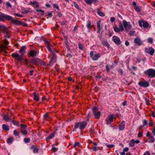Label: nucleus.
Returning a JSON list of instances; mask_svg holds the SVG:
<instances>
[{
  "mask_svg": "<svg viewBox=\"0 0 155 155\" xmlns=\"http://www.w3.org/2000/svg\"><path fill=\"white\" fill-rule=\"evenodd\" d=\"M6 20H11V22L15 25H21V22L18 21L13 18L12 17L9 15H5L3 13L0 14V21H4Z\"/></svg>",
  "mask_w": 155,
  "mask_h": 155,
  "instance_id": "obj_1",
  "label": "nucleus"
},
{
  "mask_svg": "<svg viewBox=\"0 0 155 155\" xmlns=\"http://www.w3.org/2000/svg\"><path fill=\"white\" fill-rule=\"evenodd\" d=\"M144 73L149 77L150 78L155 77V69H150L145 71Z\"/></svg>",
  "mask_w": 155,
  "mask_h": 155,
  "instance_id": "obj_2",
  "label": "nucleus"
},
{
  "mask_svg": "<svg viewBox=\"0 0 155 155\" xmlns=\"http://www.w3.org/2000/svg\"><path fill=\"white\" fill-rule=\"evenodd\" d=\"M122 22L125 30L127 31H129L132 27V26L130 22H127L126 20H124L122 21Z\"/></svg>",
  "mask_w": 155,
  "mask_h": 155,
  "instance_id": "obj_3",
  "label": "nucleus"
},
{
  "mask_svg": "<svg viewBox=\"0 0 155 155\" xmlns=\"http://www.w3.org/2000/svg\"><path fill=\"white\" fill-rule=\"evenodd\" d=\"M138 84L140 87H147L149 86L150 84L146 81H142L139 82Z\"/></svg>",
  "mask_w": 155,
  "mask_h": 155,
  "instance_id": "obj_4",
  "label": "nucleus"
},
{
  "mask_svg": "<svg viewBox=\"0 0 155 155\" xmlns=\"http://www.w3.org/2000/svg\"><path fill=\"white\" fill-rule=\"evenodd\" d=\"M139 24L141 27H143L144 28H147L149 25L148 22L143 20H139Z\"/></svg>",
  "mask_w": 155,
  "mask_h": 155,
  "instance_id": "obj_5",
  "label": "nucleus"
},
{
  "mask_svg": "<svg viewBox=\"0 0 155 155\" xmlns=\"http://www.w3.org/2000/svg\"><path fill=\"white\" fill-rule=\"evenodd\" d=\"M145 51L146 53L152 55L154 53L155 51L152 47H149L148 48H145Z\"/></svg>",
  "mask_w": 155,
  "mask_h": 155,
  "instance_id": "obj_6",
  "label": "nucleus"
},
{
  "mask_svg": "<svg viewBox=\"0 0 155 155\" xmlns=\"http://www.w3.org/2000/svg\"><path fill=\"white\" fill-rule=\"evenodd\" d=\"M88 120H85L80 123V126L79 128L81 130H83L85 127L87 125V122Z\"/></svg>",
  "mask_w": 155,
  "mask_h": 155,
  "instance_id": "obj_7",
  "label": "nucleus"
},
{
  "mask_svg": "<svg viewBox=\"0 0 155 155\" xmlns=\"http://www.w3.org/2000/svg\"><path fill=\"white\" fill-rule=\"evenodd\" d=\"M112 40L117 45H119L121 43L120 38L117 36H114L113 37Z\"/></svg>",
  "mask_w": 155,
  "mask_h": 155,
  "instance_id": "obj_8",
  "label": "nucleus"
},
{
  "mask_svg": "<svg viewBox=\"0 0 155 155\" xmlns=\"http://www.w3.org/2000/svg\"><path fill=\"white\" fill-rule=\"evenodd\" d=\"M12 56L14 58H16V59L18 61L21 62L22 60V58L21 57H20V55L17 53L12 54Z\"/></svg>",
  "mask_w": 155,
  "mask_h": 155,
  "instance_id": "obj_9",
  "label": "nucleus"
},
{
  "mask_svg": "<svg viewBox=\"0 0 155 155\" xmlns=\"http://www.w3.org/2000/svg\"><path fill=\"white\" fill-rule=\"evenodd\" d=\"M3 119L6 121H9L12 120V115H7L6 114H3Z\"/></svg>",
  "mask_w": 155,
  "mask_h": 155,
  "instance_id": "obj_10",
  "label": "nucleus"
},
{
  "mask_svg": "<svg viewBox=\"0 0 155 155\" xmlns=\"http://www.w3.org/2000/svg\"><path fill=\"white\" fill-rule=\"evenodd\" d=\"M39 61H40V59L38 58L32 59L31 60L30 63L35 65H37L38 64Z\"/></svg>",
  "mask_w": 155,
  "mask_h": 155,
  "instance_id": "obj_11",
  "label": "nucleus"
},
{
  "mask_svg": "<svg viewBox=\"0 0 155 155\" xmlns=\"http://www.w3.org/2000/svg\"><path fill=\"white\" fill-rule=\"evenodd\" d=\"M113 116L112 115H110L109 117L106 119V120L107 124L108 125L111 124L113 121Z\"/></svg>",
  "mask_w": 155,
  "mask_h": 155,
  "instance_id": "obj_12",
  "label": "nucleus"
},
{
  "mask_svg": "<svg viewBox=\"0 0 155 155\" xmlns=\"http://www.w3.org/2000/svg\"><path fill=\"white\" fill-rule=\"evenodd\" d=\"M37 54V51L35 50H31L30 51L29 54L32 57H35Z\"/></svg>",
  "mask_w": 155,
  "mask_h": 155,
  "instance_id": "obj_13",
  "label": "nucleus"
},
{
  "mask_svg": "<svg viewBox=\"0 0 155 155\" xmlns=\"http://www.w3.org/2000/svg\"><path fill=\"white\" fill-rule=\"evenodd\" d=\"M134 43L138 45H140L142 44V42L139 38H135L134 40Z\"/></svg>",
  "mask_w": 155,
  "mask_h": 155,
  "instance_id": "obj_14",
  "label": "nucleus"
},
{
  "mask_svg": "<svg viewBox=\"0 0 155 155\" xmlns=\"http://www.w3.org/2000/svg\"><path fill=\"white\" fill-rule=\"evenodd\" d=\"M100 57V54L99 53L96 54H94V55L92 57V59L94 61L97 60Z\"/></svg>",
  "mask_w": 155,
  "mask_h": 155,
  "instance_id": "obj_15",
  "label": "nucleus"
},
{
  "mask_svg": "<svg viewBox=\"0 0 155 155\" xmlns=\"http://www.w3.org/2000/svg\"><path fill=\"white\" fill-rule=\"evenodd\" d=\"M125 122L123 121L119 126V129L120 130H122L124 129L125 125Z\"/></svg>",
  "mask_w": 155,
  "mask_h": 155,
  "instance_id": "obj_16",
  "label": "nucleus"
},
{
  "mask_svg": "<svg viewBox=\"0 0 155 155\" xmlns=\"http://www.w3.org/2000/svg\"><path fill=\"white\" fill-rule=\"evenodd\" d=\"M7 29V28L5 26L3 25H0V30L3 31V33L5 32V31Z\"/></svg>",
  "mask_w": 155,
  "mask_h": 155,
  "instance_id": "obj_17",
  "label": "nucleus"
},
{
  "mask_svg": "<svg viewBox=\"0 0 155 155\" xmlns=\"http://www.w3.org/2000/svg\"><path fill=\"white\" fill-rule=\"evenodd\" d=\"M50 46L51 47H52V48L53 49H54V48L51 45H48L47 47V48L48 49V51L50 52H51L53 54H54V52L53 51L51 50V48Z\"/></svg>",
  "mask_w": 155,
  "mask_h": 155,
  "instance_id": "obj_18",
  "label": "nucleus"
},
{
  "mask_svg": "<svg viewBox=\"0 0 155 155\" xmlns=\"http://www.w3.org/2000/svg\"><path fill=\"white\" fill-rule=\"evenodd\" d=\"M56 130H55L54 132H53L52 133H51V134L50 135V136L48 137H47V139H48V140L50 139H51L52 138H53L54 137V135L56 133Z\"/></svg>",
  "mask_w": 155,
  "mask_h": 155,
  "instance_id": "obj_19",
  "label": "nucleus"
},
{
  "mask_svg": "<svg viewBox=\"0 0 155 155\" xmlns=\"http://www.w3.org/2000/svg\"><path fill=\"white\" fill-rule=\"evenodd\" d=\"M101 23V21H98L97 23V31L99 33L100 30L101 29V27L100 26V24Z\"/></svg>",
  "mask_w": 155,
  "mask_h": 155,
  "instance_id": "obj_20",
  "label": "nucleus"
},
{
  "mask_svg": "<svg viewBox=\"0 0 155 155\" xmlns=\"http://www.w3.org/2000/svg\"><path fill=\"white\" fill-rule=\"evenodd\" d=\"M8 48L7 46H5L3 45H0V51H2L4 50L7 49Z\"/></svg>",
  "mask_w": 155,
  "mask_h": 155,
  "instance_id": "obj_21",
  "label": "nucleus"
},
{
  "mask_svg": "<svg viewBox=\"0 0 155 155\" xmlns=\"http://www.w3.org/2000/svg\"><path fill=\"white\" fill-rule=\"evenodd\" d=\"M33 94L34 96L33 99L36 101H38L39 100V97L38 96V94H36V92H34Z\"/></svg>",
  "mask_w": 155,
  "mask_h": 155,
  "instance_id": "obj_22",
  "label": "nucleus"
},
{
  "mask_svg": "<svg viewBox=\"0 0 155 155\" xmlns=\"http://www.w3.org/2000/svg\"><path fill=\"white\" fill-rule=\"evenodd\" d=\"M30 4L31 5H33V6L35 8H37L39 7V5L38 4V2H31Z\"/></svg>",
  "mask_w": 155,
  "mask_h": 155,
  "instance_id": "obj_23",
  "label": "nucleus"
},
{
  "mask_svg": "<svg viewBox=\"0 0 155 155\" xmlns=\"http://www.w3.org/2000/svg\"><path fill=\"white\" fill-rule=\"evenodd\" d=\"M56 56L55 54H53V56L51 59L50 62L54 63L56 62Z\"/></svg>",
  "mask_w": 155,
  "mask_h": 155,
  "instance_id": "obj_24",
  "label": "nucleus"
},
{
  "mask_svg": "<svg viewBox=\"0 0 155 155\" xmlns=\"http://www.w3.org/2000/svg\"><path fill=\"white\" fill-rule=\"evenodd\" d=\"M113 28L114 31L116 32H119L120 31L116 25L114 26Z\"/></svg>",
  "mask_w": 155,
  "mask_h": 155,
  "instance_id": "obj_25",
  "label": "nucleus"
},
{
  "mask_svg": "<svg viewBox=\"0 0 155 155\" xmlns=\"http://www.w3.org/2000/svg\"><path fill=\"white\" fill-rule=\"evenodd\" d=\"M2 128L4 130L8 131L9 130V127L8 125H6L5 124L2 125Z\"/></svg>",
  "mask_w": 155,
  "mask_h": 155,
  "instance_id": "obj_26",
  "label": "nucleus"
},
{
  "mask_svg": "<svg viewBox=\"0 0 155 155\" xmlns=\"http://www.w3.org/2000/svg\"><path fill=\"white\" fill-rule=\"evenodd\" d=\"M102 43L104 46H106L108 47H109V45L107 43V41L106 40L103 41Z\"/></svg>",
  "mask_w": 155,
  "mask_h": 155,
  "instance_id": "obj_27",
  "label": "nucleus"
},
{
  "mask_svg": "<svg viewBox=\"0 0 155 155\" xmlns=\"http://www.w3.org/2000/svg\"><path fill=\"white\" fill-rule=\"evenodd\" d=\"M100 115L101 112L100 111L97 112V113H95L94 114V116L96 118H99L100 116Z\"/></svg>",
  "mask_w": 155,
  "mask_h": 155,
  "instance_id": "obj_28",
  "label": "nucleus"
},
{
  "mask_svg": "<svg viewBox=\"0 0 155 155\" xmlns=\"http://www.w3.org/2000/svg\"><path fill=\"white\" fill-rule=\"evenodd\" d=\"M97 13L101 16H104L105 15L100 9H97Z\"/></svg>",
  "mask_w": 155,
  "mask_h": 155,
  "instance_id": "obj_29",
  "label": "nucleus"
},
{
  "mask_svg": "<svg viewBox=\"0 0 155 155\" xmlns=\"http://www.w3.org/2000/svg\"><path fill=\"white\" fill-rule=\"evenodd\" d=\"M26 47L25 46H22L21 49L19 51L20 52H23L26 50Z\"/></svg>",
  "mask_w": 155,
  "mask_h": 155,
  "instance_id": "obj_30",
  "label": "nucleus"
},
{
  "mask_svg": "<svg viewBox=\"0 0 155 155\" xmlns=\"http://www.w3.org/2000/svg\"><path fill=\"white\" fill-rule=\"evenodd\" d=\"M91 21H87V28L88 29H89L90 28H91Z\"/></svg>",
  "mask_w": 155,
  "mask_h": 155,
  "instance_id": "obj_31",
  "label": "nucleus"
},
{
  "mask_svg": "<svg viewBox=\"0 0 155 155\" xmlns=\"http://www.w3.org/2000/svg\"><path fill=\"white\" fill-rule=\"evenodd\" d=\"M134 140L132 139L129 143V145L130 146L133 147L134 146Z\"/></svg>",
  "mask_w": 155,
  "mask_h": 155,
  "instance_id": "obj_32",
  "label": "nucleus"
},
{
  "mask_svg": "<svg viewBox=\"0 0 155 155\" xmlns=\"http://www.w3.org/2000/svg\"><path fill=\"white\" fill-rule=\"evenodd\" d=\"M155 139L153 136H151L149 138V142L151 143H153L155 141Z\"/></svg>",
  "mask_w": 155,
  "mask_h": 155,
  "instance_id": "obj_33",
  "label": "nucleus"
},
{
  "mask_svg": "<svg viewBox=\"0 0 155 155\" xmlns=\"http://www.w3.org/2000/svg\"><path fill=\"white\" fill-rule=\"evenodd\" d=\"M119 28L121 31H123L124 30V27L121 23L119 24Z\"/></svg>",
  "mask_w": 155,
  "mask_h": 155,
  "instance_id": "obj_34",
  "label": "nucleus"
},
{
  "mask_svg": "<svg viewBox=\"0 0 155 155\" xmlns=\"http://www.w3.org/2000/svg\"><path fill=\"white\" fill-rule=\"evenodd\" d=\"M4 33L6 34V35L10 36L11 34V32L10 31L8 30L7 29L5 31Z\"/></svg>",
  "mask_w": 155,
  "mask_h": 155,
  "instance_id": "obj_35",
  "label": "nucleus"
},
{
  "mask_svg": "<svg viewBox=\"0 0 155 155\" xmlns=\"http://www.w3.org/2000/svg\"><path fill=\"white\" fill-rule=\"evenodd\" d=\"M13 138L12 137H9L8 138L7 142L8 143H10L11 142H12L13 141Z\"/></svg>",
  "mask_w": 155,
  "mask_h": 155,
  "instance_id": "obj_36",
  "label": "nucleus"
},
{
  "mask_svg": "<svg viewBox=\"0 0 155 155\" xmlns=\"http://www.w3.org/2000/svg\"><path fill=\"white\" fill-rule=\"evenodd\" d=\"M20 126L21 127V130L25 129L27 127V126L26 125H25L23 124H21Z\"/></svg>",
  "mask_w": 155,
  "mask_h": 155,
  "instance_id": "obj_37",
  "label": "nucleus"
},
{
  "mask_svg": "<svg viewBox=\"0 0 155 155\" xmlns=\"http://www.w3.org/2000/svg\"><path fill=\"white\" fill-rule=\"evenodd\" d=\"M37 12H39L40 13V14H41V15H44V11L43 10H42L41 9H38L37 10Z\"/></svg>",
  "mask_w": 155,
  "mask_h": 155,
  "instance_id": "obj_38",
  "label": "nucleus"
},
{
  "mask_svg": "<svg viewBox=\"0 0 155 155\" xmlns=\"http://www.w3.org/2000/svg\"><path fill=\"white\" fill-rule=\"evenodd\" d=\"M21 132L23 135H26L27 133V131L25 129L21 130Z\"/></svg>",
  "mask_w": 155,
  "mask_h": 155,
  "instance_id": "obj_39",
  "label": "nucleus"
},
{
  "mask_svg": "<svg viewBox=\"0 0 155 155\" xmlns=\"http://www.w3.org/2000/svg\"><path fill=\"white\" fill-rule=\"evenodd\" d=\"M97 110V107H94L92 109L93 112L94 114L96 113Z\"/></svg>",
  "mask_w": 155,
  "mask_h": 155,
  "instance_id": "obj_40",
  "label": "nucleus"
},
{
  "mask_svg": "<svg viewBox=\"0 0 155 155\" xmlns=\"http://www.w3.org/2000/svg\"><path fill=\"white\" fill-rule=\"evenodd\" d=\"M30 139L29 138H25L24 139V141L25 143H28L30 141Z\"/></svg>",
  "mask_w": 155,
  "mask_h": 155,
  "instance_id": "obj_41",
  "label": "nucleus"
},
{
  "mask_svg": "<svg viewBox=\"0 0 155 155\" xmlns=\"http://www.w3.org/2000/svg\"><path fill=\"white\" fill-rule=\"evenodd\" d=\"M74 4L75 7L78 9H80V8L78 5L75 2H74Z\"/></svg>",
  "mask_w": 155,
  "mask_h": 155,
  "instance_id": "obj_42",
  "label": "nucleus"
},
{
  "mask_svg": "<svg viewBox=\"0 0 155 155\" xmlns=\"http://www.w3.org/2000/svg\"><path fill=\"white\" fill-rule=\"evenodd\" d=\"M80 125V123H76L74 126V128L76 129L78 128L79 127Z\"/></svg>",
  "mask_w": 155,
  "mask_h": 155,
  "instance_id": "obj_43",
  "label": "nucleus"
},
{
  "mask_svg": "<svg viewBox=\"0 0 155 155\" xmlns=\"http://www.w3.org/2000/svg\"><path fill=\"white\" fill-rule=\"evenodd\" d=\"M88 4H91L92 3V0H84Z\"/></svg>",
  "mask_w": 155,
  "mask_h": 155,
  "instance_id": "obj_44",
  "label": "nucleus"
},
{
  "mask_svg": "<svg viewBox=\"0 0 155 155\" xmlns=\"http://www.w3.org/2000/svg\"><path fill=\"white\" fill-rule=\"evenodd\" d=\"M153 41V39L152 38H149L148 39V42L150 43H152Z\"/></svg>",
  "mask_w": 155,
  "mask_h": 155,
  "instance_id": "obj_45",
  "label": "nucleus"
},
{
  "mask_svg": "<svg viewBox=\"0 0 155 155\" xmlns=\"http://www.w3.org/2000/svg\"><path fill=\"white\" fill-rule=\"evenodd\" d=\"M14 134L15 136H18L19 135L18 134L16 130H15L14 131Z\"/></svg>",
  "mask_w": 155,
  "mask_h": 155,
  "instance_id": "obj_46",
  "label": "nucleus"
},
{
  "mask_svg": "<svg viewBox=\"0 0 155 155\" xmlns=\"http://www.w3.org/2000/svg\"><path fill=\"white\" fill-rule=\"evenodd\" d=\"M79 144V143L78 142H76L73 145L74 147H75L76 146H78Z\"/></svg>",
  "mask_w": 155,
  "mask_h": 155,
  "instance_id": "obj_47",
  "label": "nucleus"
},
{
  "mask_svg": "<svg viewBox=\"0 0 155 155\" xmlns=\"http://www.w3.org/2000/svg\"><path fill=\"white\" fill-rule=\"evenodd\" d=\"M78 47L79 49H80L81 50H82L83 46V45L81 44H78Z\"/></svg>",
  "mask_w": 155,
  "mask_h": 155,
  "instance_id": "obj_48",
  "label": "nucleus"
},
{
  "mask_svg": "<svg viewBox=\"0 0 155 155\" xmlns=\"http://www.w3.org/2000/svg\"><path fill=\"white\" fill-rule=\"evenodd\" d=\"M39 151V149L38 148H35L34 149V153H38Z\"/></svg>",
  "mask_w": 155,
  "mask_h": 155,
  "instance_id": "obj_49",
  "label": "nucleus"
},
{
  "mask_svg": "<svg viewBox=\"0 0 155 155\" xmlns=\"http://www.w3.org/2000/svg\"><path fill=\"white\" fill-rule=\"evenodd\" d=\"M135 9L137 12H139L140 11V9L138 6H137L135 8Z\"/></svg>",
  "mask_w": 155,
  "mask_h": 155,
  "instance_id": "obj_50",
  "label": "nucleus"
},
{
  "mask_svg": "<svg viewBox=\"0 0 155 155\" xmlns=\"http://www.w3.org/2000/svg\"><path fill=\"white\" fill-rule=\"evenodd\" d=\"M135 33V31H130L129 33L130 35H134V34Z\"/></svg>",
  "mask_w": 155,
  "mask_h": 155,
  "instance_id": "obj_51",
  "label": "nucleus"
},
{
  "mask_svg": "<svg viewBox=\"0 0 155 155\" xmlns=\"http://www.w3.org/2000/svg\"><path fill=\"white\" fill-rule=\"evenodd\" d=\"M107 147L108 148H111L113 147L114 146V145H107Z\"/></svg>",
  "mask_w": 155,
  "mask_h": 155,
  "instance_id": "obj_52",
  "label": "nucleus"
},
{
  "mask_svg": "<svg viewBox=\"0 0 155 155\" xmlns=\"http://www.w3.org/2000/svg\"><path fill=\"white\" fill-rule=\"evenodd\" d=\"M147 121L146 120H143V126H145L147 124Z\"/></svg>",
  "mask_w": 155,
  "mask_h": 155,
  "instance_id": "obj_53",
  "label": "nucleus"
},
{
  "mask_svg": "<svg viewBox=\"0 0 155 155\" xmlns=\"http://www.w3.org/2000/svg\"><path fill=\"white\" fill-rule=\"evenodd\" d=\"M38 64H41V65H44L45 64V63L44 61H42L41 60H40V61H39Z\"/></svg>",
  "mask_w": 155,
  "mask_h": 155,
  "instance_id": "obj_54",
  "label": "nucleus"
},
{
  "mask_svg": "<svg viewBox=\"0 0 155 155\" xmlns=\"http://www.w3.org/2000/svg\"><path fill=\"white\" fill-rule=\"evenodd\" d=\"M6 5L7 6H8L11 8H12V5L10 3L8 2H6Z\"/></svg>",
  "mask_w": 155,
  "mask_h": 155,
  "instance_id": "obj_55",
  "label": "nucleus"
},
{
  "mask_svg": "<svg viewBox=\"0 0 155 155\" xmlns=\"http://www.w3.org/2000/svg\"><path fill=\"white\" fill-rule=\"evenodd\" d=\"M48 117V116L47 113L45 114L44 115V117L45 119H46Z\"/></svg>",
  "mask_w": 155,
  "mask_h": 155,
  "instance_id": "obj_56",
  "label": "nucleus"
},
{
  "mask_svg": "<svg viewBox=\"0 0 155 155\" xmlns=\"http://www.w3.org/2000/svg\"><path fill=\"white\" fill-rule=\"evenodd\" d=\"M152 133L155 136V126L153 127V129L152 130Z\"/></svg>",
  "mask_w": 155,
  "mask_h": 155,
  "instance_id": "obj_57",
  "label": "nucleus"
},
{
  "mask_svg": "<svg viewBox=\"0 0 155 155\" xmlns=\"http://www.w3.org/2000/svg\"><path fill=\"white\" fill-rule=\"evenodd\" d=\"M14 14L15 15L17 16L18 17H21L22 16V15H19L18 13H14Z\"/></svg>",
  "mask_w": 155,
  "mask_h": 155,
  "instance_id": "obj_58",
  "label": "nucleus"
},
{
  "mask_svg": "<svg viewBox=\"0 0 155 155\" xmlns=\"http://www.w3.org/2000/svg\"><path fill=\"white\" fill-rule=\"evenodd\" d=\"M13 118H12V120H11L10 121H11L12 123H13V124H14V125H18V124H17V123H16V122H15L12 119Z\"/></svg>",
  "mask_w": 155,
  "mask_h": 155,
  "instance_id": "obj_59",
  "label": "nucleus"
},
{
  "mask_svg": "<svg viewBox=\"0 0 155 155\" xmlns=\"http://www.w3.org/2000/svg\"><path fill=\"white\" fill-rule=\"evenodd\" d=\"M4 43L5 45H8V41L6 40H5L4 41Z\"/></svg>",
  "mask_w": 155,
  "mask_h": 155,
  "instance_id": "obj_60",
  "label": "nucleus"
},
{
  "mask_svg": "<svg viewBox=\"0 0 155 155\" xmlns=\"http://www.w3.org/2000/svg\"><path fill=\"white\" fill-rule=\"evenodd\" d=\"M90 55L91 57H92L94 55V52L93 51H91L90 53Z\"/></svg>",
  "mask_w": 155,
  "mask_h": 155,
  "instance_id": "obj_61",
  "label": "nucleus"
},
{
  "mask_svg": "<svg viewBox=\"0 0 155 155\" xmlns=\"http://www.w3.org/2000/svg\"><path fill=\"white\" fill-rule=\"evenodd\" d=\"M142 132H140L138 134V136L139 137H141L142 136Z\"/></svg>",
  "mask_w": 155,
  "mask_h": 155,
  "instance_id": "obj_62",
  "label": "nucleus"
},
{
  "mask_svg": "<svg viewBox=\"0 0 155 155\" xmlns=\"http://www.w3.org/2000/svg\"><path fill=\"white\" fill-rule=\"evenodd\" d=\"M129 150V149L128 147H126L123 150V151L125 152H127V151Z\"/></svg>",
  "mask_w": 155,
  "mask_h": 155,
  "instance_id": "obj_63",
  "label": "nucleus"
},
{
  "mask_svg": "<svg viewBox=\"0 0 155 155\" xmlns=\"http://www.w3.org/2000/svg\"><path fill=\"white\" fill-rule=\"evenodd\" d=\"M143 155H150V154L149 152L147 151L145 152Z\"/></svg>",
  "mask_w": 155,
  "mask_h": 155,
  "instance_id": "obj_64",
  "label": "nucleus"
}]
</instances>
